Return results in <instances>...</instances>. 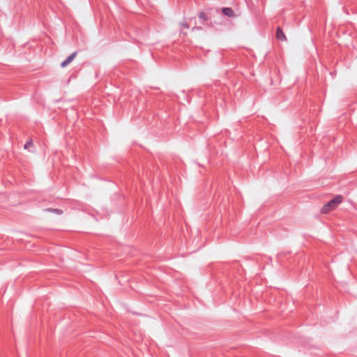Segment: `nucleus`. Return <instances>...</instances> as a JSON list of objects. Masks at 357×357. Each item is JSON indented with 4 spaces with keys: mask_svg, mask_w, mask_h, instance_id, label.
I'll return each mask as SVG.
<instances>
[{
    "mask_svg": "<svg viewBox=\"0 0 357 357\" xmlns=\"http://www.w3.org/2000/svg\"><path fill=\"white\" fill-rule=\"evenodd\" d=\"M343 200V198L341 195H337L334 199L331 200L326 204H325L321 208V213L326 214L330 211L336 208L338 204H340Z\"/></svg>",
    "mask_w": 357,
    "mask_h": 357,
    "instance_id": "f257e3e1",
    "label": "nucleus"
},
{
    "mask_svg": "<svg viewBox=\"0 0 357 357\" xmlns=\"http://www.w3.org/2000/svg\"><path fill=\"white\" fill-rule=\"evenodd\" d=\"M276 38L280 41H286L287 38L285 34L284 33L282 29L278 26L276 29Z\"/></svg>",
    "mask_w": 357,
    "mask_h": 357,
    "instance_id": "f03ea898",
    "label": "nucleus"
},
{
    "mask_svg": "<svg viewBox=\"0 0 357 357\" xmlns=\"http://www.w3.org/2000/svg\"><path fill=\"white\" fill-rule=\"evenodd\" d=\"M76 54H77V53L74 52L71 55H70L65 61H63L61 63V67L64 68V67L67 66L75 59V57L76 56Z\"/></svg>",
    "mask_w": 357,
    "mask_h": 357,
    "instance_id": "7ed1b4c3",
    "label": "nucleus"
},
{
    "mask_svg": "<svg viewBox=\"0 0 357 357\" xmlns=\"http://www.w3.org/2000/svg\"><path fill=\"white\" fill-rule=\"evenodd\" d=\"M222 13L229 17H231L234 16V10L231 8L225 7L222 8Z\"/></svg>",
    "mask_w": 357,
    "mask_h": 357,
    "instance_id": "20e7f679",
    "label": "nucleus"
},
{
    "mask_svg": "<svg viewBox=\"0 0 357 357\" xmlns=\"http://www.w3.org/2000/svg\"><path fill=\"white\" fill-rule=\"evenodd\" d=\"M199 19L202 21V22H204L208 20L207 15L204 12H200L198 15Z\"/></svg>",
    "mask_w": 357,
    "mask_h": 357,
    "instance_id": "39448f33",
    "label": "nucleus"
},
{
    "mask_svg": "<svg viewBox=\"0 0 357 357\" xmlns=\"http://www.w3.org/2000/svg\"><path fill=\"white\" fill-rule=\"evenodd\" d=\"M180 28H181V32H183V29H189V25L187 22H181L180 24Z\"/></svg>",
    "mask_w": 357,
    "mask_h": 357,
    "instance_id": "423d86ee",
    "label": "nucleus"
},
{
    "mask_svg": "<svg viewBox=\"0 0 357 357\" xmlns=\"http://www.w3.org/2000/svg\"><path fill=\"white\" fill-rule=\"evenodd\" d=\"M33 143H32V141H29L27 142L25 145H24V149H28L29 147H31L32 146Z\"/></svg>",
    "mask_w": 357,
    "mask_h": 357,
    "instance_id": "0eeeda50",
    "label": "nucleus"
},
{
    "mask_svg": "<svg viewBox=\"0 0 357 357\" xmlns=\"http://www.w3.org/2000/svg\"><path fill=\"white\" fill-rule=\"evenodd\" d=\"M195 29H197V30H202V28L200 27V26H195L192 28V31L195 30Z\"/></svg>",
    "mask_w": 357,
    "mask_h": 357,
    "instance_id": "6e6552de",
    "label": "nucleus"
},
{
    "mask_svg": "<svg viewBox=\"0 0 357 357\" xmlns=\"http://www.w3.org/2000/svg\"><path fill=\"white\" fill-rule=\"evenodd\" d=\"M54 211L58 213L59 214H61L62 213L61 211L59 209H56V210H54Z\"/></svg>",
    "mask_w": 357,
    "mask_h": 357,
    "instance_id": "1a4fd4ad",
    "label": "nucleus"
},
{
    "mask_svg": "<svg viewBox=\"0 0 357 357\" xmlns=\"http://www.w3.org/2000/svg\"><path fill=\"white\" fill-rule=\"evenodd\" d=\"M207 26H211L212 24H207Z\"/></svg>",
    "mask_w": 357,
    "mask_h": 357,
    "instance_id": "9d476101",
    "label": "nucleus"
}]
</instances>
